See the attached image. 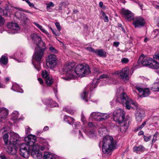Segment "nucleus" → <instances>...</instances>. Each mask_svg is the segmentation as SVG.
Listing matches in <instances>:
<instances>
[{
  "mask_svg": "<svg viewBox=\"0 0 159 159\" xmlns=\"http://www.w3.org/2000/svg\"><path fill=\"white\" fill-rule=\"evenodd\" d=\"M73 127H74L75 129H79L80 127V123L79 122L75 123Z\"/></svg>",
  "mask_w": 159,
  "mask_h": 159,
  "instance_id": "obj_45",
  "label": "nucleus"
},
{
  "mask_svg": "<svg viewBox=\"0 0 159 159\" xmlns=\"http://www.w3.org/2000/svg\"><path fill=\"white\" fill-rule=\"evenodd\" d=\"M49 128L48 126H45L43 129V130L44 131L48 130Z\"/></svg>",
  "mask_w": 159,
  "mask_h": 159,
  "instance_id": "obj_59",
  "label": "nucleus"
},
{
  "mask_svg": "<svg viewBox=\"0 0 159 159\" xmlns=\"http://www.w3.org/2000/svg\"><path fill=\"white\" fill-rule=\"evenodd\" d=\"M74 63H68L66 64L63 69V74L66 77L63 79L67 80L75 79L76 75L80 77H83L89 75L91 71L89 66L87 64H80L75 68Z\"/></svg>",
  "mask_w": 159,
  "mask_h": 159,
  "instance_id": "obj_2",
  "label": "nucleus"
},
{
  "mask_svg": "<svg viewBox=\"0 0 159 159\" xmlns=\"http://www.w3.org/2000/svg\"><path fill=\"white\" fill-rule=\"evenodd\" d=\"M20 20L23 21L25 23L29 21V19L27 16L24 14H22V16L20 17Z\"/></svg>",
  "mask_w": 159,
  "mask_h": 159,
  "instance_id": "obj_35",
  "label": "nucleus"
},
{
  "mask_svg": "<svg viewBox=\"0 0 159 159\" xmlns=\"http://www.w3.org/2000/svg\"><path fill=\"white\" fill-rule=\"evenodd\" d=\"M0 159H6V157L4 155H0Z\"/></svg>",
  "mask_w": 159,
  "mask_h": 159,
  "instance_id": "obj_57",
  "label": "nucleus"
},
{
  "mask_svg": "<svg viewBox=\"0 0 159 159\" xmlns=\"http://www.w3.org/2000/svg\"><path fill=\"white\" fill-rule=\"evenodd\" d=\"M38 81L39 82L40 84H42L43 83V81L42 80V79L41 78H38Z\"/></svg>",
  "mask_w": 159,
  "mask_h": 159,
  "instance_id": "obj_56",
  "label": "nucleus"
},
{
  "mask_svg": "<svg viewBox=\"0 0 159 159\" xmlns=\"http://www.w3.org/2000/svg\"><path fill=\"white\" fill-rule=\"evenodd\" d=\"M121 61L122 63H126L129 61V59L126 58H124L121 59Z\"/></svg>",
  "mask_w": 159,
  "mask_h": 159,
  "instance_id": "obj_48",
  "label": "nucleus"
},
{
  "mask_svg": "<svg viewBox=\"0 0 159 159\" xmlns=\"http://www.w3.org/2000/svg\"><path fill=\"white\" fill-rule=\"evenodd\" d=\"M144 112L143 110L140 108H138L137 109L135 113V118L138 122H140L143 117Z\"/></svg>",
  "mask_w": 159,
  "mask_h": 159,
  "instance_id": "obj_16",
  "label": "nucleus"
},
{
  "mask_svg": "<svg viewBox=\"0 0 159 159\" xmlns=\"http://www.w3.org/2000/svg\"><path fill=\"white\" fill-rule=\"evenodd\" d=\"M144 126L141 125L139 127L137 128V130H139L141 129Z\"/></svg>",
  "mask_w": 159,
  "mask_h": 159,
  "instance_id": "obj_63",
  "label": "nucleus"
},
{
  "mask_svg": "<svg viewBox=\"0 0 159 159\" xmlns=\"http://www.w3.org/2000/svg\"><path fill=\"white\" fill-rule=\"evenodd\" d=\"M116 143L113 138L107 135L104 137L102 142L103 152L108 154L113 151L116 147Z\"/></svg>",
  "mask_w": 159,
  "mask_h": 159,
  "instance_id": "obj_5",
  "label": "nucleus"
},
{
  "mask_svg": "<svg viewBox=\"0 0 159 159\" xmlns=\"http://www.w3.org/2000/svg\"><path fill=\"white\" fill-rule=\"evenodd\" d=\"M8 114L7 109L4 107L0 108V122L6 118Z\"/></svg>",
  "mask_w": 159,
  "mask_h": 159,
  "instance_id": "obj_18",
  "label": "nucleus"
},
{
  "mask_svg": "<svg viewBox=\"0 0 159 159\" xmlns=\"http://www.w3.org/2000/svg\"><path fill=\"white\" fill-rule=\"evenodd\" d=\"M3 139L5 144H7L8 143V135L7 133H5L3 135Z\"/></svg>",
  "mask_w": 159,
  "mask_h": 159,
  "instance_id": "obj_40",
  "label": "nucleus"
},
{
  "mask_svg": "<svg viewBox=\"0 0 159 159\" xmlns=\"http://www.w3.org/2000/svg\"><path fill=\"white\" fill-rule=\"evenodd\" d=\"M7 27L10 29L8 33L11 34H15L19 32L20 28L19 25L16 23H9L7 25Z\"/></svg>",
  "mask_w": 159,
  "mask_h": 159,
  "instance_id": "obj_12",
  "label": "nucleus"
},
{
  "mask_svg": "<svg viewBox=\"0 0 159 159\" xmlns=\"http://www.w3.org/2000/svg\"><path fill=\"white\" fill-rule=\"evenodd\" d=\"M7 152L11 155H16V149L15 148L14 144L11 143L7 148Z\"/></svg>",
  "mask_w": 159,
  "mask_h": 159,
  "instance_id": "obj_20",
  "label": "nucleus"
},
{
  "mask_svg": "<svg viewBox=\"0 0 159 159\" xmlns=\"http://www.w3.org/2000/svg\"><path fill=\"white\" fill-rule=\"evenodd\" d=\"M102 113L99 112H93L91 113L90 116L96 120L101 121V115Z\"/></svg>",
  "mask_w": 159,
  "mask_h": 159,
  "instance_id": "obj_23",
  "label": "nucleus"
},
{
  "mask_svg": "<svg viewBox=\"0 0 159 159\" xmlns=\"http://www.w3.org/2000/svg\"><path fill=\"white\" fill-rule=\"evenodd\" d=\"M45 49V47L35 48V53L33 56V64L35 68L38 71H39L41 69L40 61L42 58Z\"/></svg>",
  "mask_w": 159,
  "mask_h": 159,
  "instance_id": "obj_6",
  "label": "nucleus"
},
{
  "mask_svg": "<svg viewBox=\"0 0 159 159\" xmlns=\"http://www.w3.org/2000/svg\"><path fill=\"white\" fill-rule=\"evenodd\" d=\"M50 50L52 52L54 53H57V50L53 47H51L49 48Z\"/></svg>",
  "mask_w": 159,
  "mask_h": 159,
  "instance_id": "obj_44",
  "label": "nucleus"
},
{
  "mask_svg": "<svg viewBox=\"0 0 159 159\" xmlns=\"http://www.w3.org/2000/svg\"><path fill=\"white\" fill-rule=\"evenodd\" d=\"M101 121H102L103 120H105L108 118L110 116L109 114H107V113H102V115H101Z\"/></svg>",
  "mask_w": 159,
  "mask_h": 159,
  "instance_id": "obj_37",
  "label": "nucleus"
},
{
  "mask_svg": "<svg viewBox=\"0 0 159 159\" xmlns=\"http://www.w3.org/2000/svg\"><path fill=\"white\" fill-rule=\"evenodd\" d=\"M46 104L49 107H56L58 106V104L52 100L51 99H48L46 100Z\"/></svg>",
  "mask_w": 159,
  "mask_h": 159,
  "instance_id": "obj_26",
  "label": "nucleus"
},
{
  "mask_svg": "<svg viewBox=\"0 0 159 159\" xmlns=\"http://www.w3.org/2000/svg\"><path fill=\"white\" fill-rule=\"evenodd\" d=\"M136 89L138 91L139 93L142 94L141 96L143 97H147L150 93L149 89L148 88L143 89L140 87L136 86Z\"/></svg>",
  "mask_w": 159,
  "mask_h": 159,
  "instance_id": "obj_17",
  "label": "nucleus"
},
{
  "mask_svg": "<svg viewBox=\"0 0 159 159\" xmlns=\"http://www.w3.org/2000/svg\"><path fill=\"white\" fill-rule=\"evenodd\" d=\"M108 77V76L106 75L103 74L101 75L99 77V79H103L104 78H107Z\"/></svg>",
  "mask_w": 159,
  "mask_h": 159,
  "instance_id": "obj_50",
  "label": "nucleus"
},
{
  "mask_svg": "<svg viewBox=\"0 0 159 159\" xmlns=\"http://www.w3.org/2000/svg\"><path fill=\"white\" fill-rule=\"evenodd\" d=\"M4 19L1 16H0V26L3 25L4 24Z\"/></svg>",
  "mask_w": 159,
  "mask_h": 159,
  "instance_id": "obj_46",
  "label": "nucleus"
},
{
  "mask_svg": "<svg viewBox=\"0 0 159 159\" xmlns=\"http://www.w3.org/2000/svg\"><path fill=\"white\" fill-rule=\"evenodd\" d=\"M52 33L56 36H59L60 35V34L56 32L55 31H53Z\"/></svg>",
  "mask_w": 159,
  "mask_h": 159,
  "instance_id": "obj_61",
  "label": "nucleus"
},
{
  "mask_svg": "<svg viewBox=\"0 0 159 159\" xmlns=\"http://www.w3.org/2000/svg\"><path fill=\"white\" fill-rule=\"evenodd\" d=\"M143 134L144 132L143 131H140L138 133V135H143Z\"/></svg>",
  "mask_w": 159,
  "mask_h": 159,
  "instance_id": "obj_62",
  "label": "nucleus"
},
{
  "mask_svg": "<svg viewBox=\"0 0 159 159\" xmlns=\"http://www.w3.org/2000/svg\"><path fill=\"white\" fill-rule=\"evenodd\" d=\"M125 112L121 109L115 110L112 114L114 120L120 125V129L122 132H125L129 127V121L125 119Z\"/></svg>",
  "mask_w": 159,
  "mask_h": 159,
  "instance_id": "obj_3",
  "label": "nucleus"
},
{
  "mask_svg": "<svg viewBox=\"0 0 159 159\" xmlns=\"http://www.w3.org/2000/svg\"><path fill=\"white\" fill-rule=\"evenodd\" d=\"M36 137L32 134H29L25 137L24 140L25 143H22L19 145L20 155L27 158L31 152V156L33 157L41 159L42 157V153L39 150H48L50 146L46 139L41 137L39 138V141L41 144L40 146L36 143Z\"/></svg>",
  "mask_w": 159,
  "mask_h": 159,
  "instance_id": "obj_1",
  "label": "nucleus"
},
{
  "mask_svg": "<svg viewBox=\"0 0 159 159\" xmlns=\"http://www.w3.org/2000/svg\"><path fill=\"white\" fill-rule=\"evenodd\" d=\"M45 81L47 85L50 86L52 84L53 82V80L51 77L49 76L46 79Z\"/></svg>",
  "mask_w": 159,
  "mask_h": 159,
  "instance_id": "obj_36",
  "label": "nucleus"
},
{
  "mask_svg": "<svg viewBox=\"0 0 159 159\" xmlns=\"http://www.w3.org/2000/svg\"><path fill=\"white\" fill-rule=\"evenodd\" d=\"M119 44L120 43L118 42H114L113 43V45L116 47H118Z\"/></svg>",
  "mask_w": 159,
  "mask_h": 159,
  "instance_id": "obj_54",
  "label": "nucleus"
},
{
  "mask_svg": "<svg viewBox=\"0 0 159 159\" xmlns=\"http://www.w3.org/2000/svg\"><path fill=\"white\" fill-rule=\"evenodd\" d=\"M29 6L31 7H33L34 8L37 9V8L34 7V4L31 3L30 2L28 4Z\"/></svg>",
  "mask_w": 159,
  "mask_h": 159,
  "instance_id": "obj_55",
  "label": "nucleus"
},
{
  "mask_svg": "<svg viewBox=\"0 0 159 159\" xmlns=\"http://www.w3.org/2000/svg\"><path fill=\"white\" fill-rule=\"evenodd\" d=\"M63 120L64 121L70 125H73L75 121V119L74 118L67 115L64 116Z\"/></svg>",
  "mask_w": 159,
  "mask_h": 159,
  "instance_id": "obj_24",
  "label": "nucleus"
},
{
  "mask_svg": "<svg viewBox=\"0 0 159 159\" xmlns=\"http://www.w3.org/2000/svg\"><path fill=\"white\" fill-rule=\"evenodd\" d=\"M87 50L89 51H91L93 52V53H95V51L96 50L93 49L91 47H87L85 48Z\"/></svg>",
  "mask_w": 159,
  "mask_h": 159,
  "instance_id": "obj_51",
  "label": "nucleus"
},
{
  "mask_svg": "<svg viewBox=\"0 0 159 159\" xmlns=\"http://www.w3.org/2000/svg\"><path fill=\"white\" fill-rule=\"evenodd\" d=\"M133 25L135 28H140L144 26L145 21L144 19L140 16L136 17L133 20Z\"/></svg>",
  "mask_w": 159,
  "mask_h": 159,
  "instance_id": "obj_13",
  "label": "nucleus"
},
{
  "mask_svg": "<svg viewBox=\"0 0 159 159\" xmlns=\"http://www.w3.org/2000/svg\"><path fill=\"white\" fill-rule=\"evenodd\" d=\"M55 25L58 30L59 31H60L61 30V26L60 25L59 23L57 22L55 23Z\"/></svg>",
  "mask_w": 159,
  "mask_h": 159,
  "instance_id": "obj_47",
  "label": "nucleus"
},
{
  "mask_svg": "<svg viewBox=\"0 0 159 159\" xmlns=\"http://www.w3.org/2000/svg\"><path fill=\"white\" fill-rule=\"evenodd\" d=\"M8 61V58L7 57L4 56H2L0 60V62L5 65L7 63Z\"/></svg>",
  "mask_w": 159,
  "mask_h": 159,
  "instance_id": "obj_33",
  "label": "nucleus"
},
{
  "mask_svg": "<svg viewBox=\"0 0 159 159\" xmlns=\"http://www.w3.org/2000/svg\"><path fill=\"white\" fill-rule=\"evenodd\" d=\"M19 139V136L18 134L16 133L12 134L11 135L10 142L13 144H16V142Z\"/></svg>",
  "mask_w": 159,
  "mask_h": 159,
  "instance_id": "obj_21",
  "label": "nucleus"
},
{
  "mask_svg": "<svg viewBox=\"0 0 159 159\" xmlns=\"http://www.w3.org/2000/svg\"><path fill=\"white\" fill-rule=\"evenodd\" d=\"M153 5L156 9L159 10V5H155L154 4Z\"/></svg>",
  "mask_w": 159,
  "mask_h": 159,
  "instance_id": "obj_64",
  "label": "nucleus"
},
{
  "mask_svg": "<svg viewBox=\"0 0 159 159\" xmlns=\"http://www.w3.org/2000/svg\"><path fill=\"white\" fill-rule=\"evenodd\" d=\"M1 2H0V5H1ZM3 12V14L5 16H8L10 14L9 10L7 9L6 8L5 10H3L1 7H0V13Z\"/></svg>",
  "mask_w": 159,
  "mask_h": 159,
  "instance_id": "obj_34",
  "label": "nucleus"
},
{
  "mask_svg": "<svg viewBox=\"0 0 159 159\" xmlns=\"http://www.w3.org/2000/svg\"><path fill=\"white\" fill-rule=\"evenodd\" d=\"M31 38L33 43L38 46V48L45 47V43L43 42L41 38L35 34H31Z\"/></svg>",
  "mask_w": 159,
  "mask_h": 159,
  "instance_id": "obj_10",
  "label": "nucleus"
},
{
  "mask_svg": "<svg viewBox=\"0 0 159 159\" xmlns=\"http://www.w3.org/2000/svg\"><path fill=\"white\" fill-rule=\"evenodd\" d=\"M116 102L122 103L125 106L126 109L130 110L131 108H135L138 107L137 103L131 98H129L125 93H121L119 97H118Z\"/></svg>",
  "mask_w": 159,
  "mask_h": 159,
  "instance_id": "obj_4",
  "label": "nucleus"
},
{
  "mask_svg": "<svg viewBox=\"0 0 159 159\" xmlns=\"http://www.w3.org/2000/svg\"><path fill=\"white\" fill-rule=\"evenodd\" d=\"M129 68L128 67H125L121 70L116 71L113 73L112 75H118L120 78L124 81H128L129 80Z\"/></svg>",
  "mask_w": 159,
  "mask_h": 159,
  "instance_id": "obj_8",
  "label": "nucleus"
},
{
  "mask_svg": "<svg viewBox=\"0 0 159 159\" xmlns=\"http://www.w3.org/2000/svg\"><path fill=\"white\" fill-rule=\"evenodd\" d=\"M153 58L154 59L159 60V54H157L154 55L153 56Z\"/></svg>",
  "mask_w": 159,
  "mask_h": 159,
  "instance_id": "obj_52",
  "label": "nucleus"
},
{
  "mask_svg": "<svg viewBox=\"0 0 159 159\" xmlns=\"http://www.w3.org/2000/svg\"><path fill=\"white\" fill-rule=\"evenodd\" d=\"M57 63L56 56L53 54L49 55L46 60V64L48 68H53L55 67Z\"/></svg>",
  "mask_w": 159,
  "mask_h": 159,
  "instance_id": "obj_9",
  "label": "nucleus"
},
{
  "mask_svg": "<svg viewBox=\"0 0 159 159\" xmlns=\"http://www.w3.org/2000/svg\"><path fill=\"white\" fill-rule=\"evenodd\" d=\"M11 89L15 91L22 93L23 90L20 88L19 86L16 84H13Z\"/></svg>",
  "mask_w": 159,
  "mask_h": 159,
  "instance_id": "obj_27",
  "label": "nucleus"
},
{
  "mask_svg": "<svg viewBox=\"0 0 159 159\" xmlns=\"http://www.w3.org/2000/svg\"><path fill=\"white\" fill-rule=\"evenodd\" d=\"M43 159H56V156L51 152H45L44 153Z\"/></svg>",
  "mask_w": 159,
  "mask_h": 159,
  "instance_id": "obj_22",
  "label": "nucleus"
},
{
  "mask_svg": "<svg viewBox=\"0 0 159 159\" xmlns=\"http://www.w3.org/2000/svg\"><path fill=\"white\" fill-rule=\"evenodd\" d=\"M133 151L137 154H140L144 152L145 150V148L142 145L135 146L133 149Z\"/></svg>",
  "mask_w": 159,
  "mask_h": 159,
  "instance_id": "obj_19",
  "label": "nucleus"
},
{
  "mask_svg": "<svg viewBox=\"0 0 159 159\" xmlns=\"http://www.w3.org/2000/svg\"><path fill=\"white\" fill-rule=\"evenodd\" d=\"M14 159H21L20 156L16 155L14 157Z\"/></svg>",
  "mask_w": 159,
  "mask_h": 159,
  "instance_id": "obj_60",
  "label": "nucleus"
},
{
  "mask_svg": "<svg viewBox=\"0 0 159 159\" xmlns=\"http://www.w3.org/2000/svg\"><path fill=\"white\" fill-rule=\"evenodd\" d=\"M152 59L147 57L144 55H141L139 57L138 62L139 64L143 66L150 67V64L152 62Z\"/></svg>",
  "mask_w": 159,
  "mask_h": 159,
  "instance_id": "obj_11",
  "label": "nucleus"
},
{
  "mask_svg": "<svg viewBox=\"0 0 159 159\" xmlns=\"http://www.w3.org/2000/svg\"><path fill=\"white\" fill-rule=\"evenodd\" d=\"M63 111H65L71 115L73 114L75 112V111L74 110L70 109L68 107H64L63 108Z\"/></svg>",
  "mask_w": 159,
  "mask_h": 159,
  "instance_id": "obj_38",
  "label": "nucleus"
},
{
  "mask_svg": "<svg viewBox=\"0 0 159 159\" xmlns=\"http://www.w3.org/2000/svg\"><path fill=\"white\" fill-rule=\"evenodd\" d=\"M102 16L103 17L104 21L105 22H108L109 21L108 18L105 13L103 11L102 12Z\"/></svg>",
  "mask_w": 159,
  "mask_h": 159,
  "instance_id": "obj_42",
  "label": "nucleus"
},
{
  "mask_svg": "<svg viewBox=\"0 0 159 159\" xmlns=\"http://www.w3.org/2000/svg\"><path fill=\"white\" fill-rule=\"evenodd\" d=\"M149 67L154 69H159V63L152 59V62L150 64Z\"/></svg>",
  "mask_w": 159,
  "mask_h": 159,
  "instance_id": "obj_28",
  "label": "nucleus"
},
{
  "mask_svg": "<svg viewBox=\"0 0 159 159\" xmlns=\"http://www.w3.org/2000/svg\"><path fill=\"white\" fill-rule=\"evenodd\" d=\"M97 82V80H94L93 83L85 88V90L81 95V97L83 100L87 102L90 98V97L89 96V90H90L91 91L93 88L96 87L98 84L96 83Z\"/></svg>",
  "mask_w": 159,
  "mask_h": 159,
  "instance_id": "obj_7",
  "label": "nucleus"
},
{
  "mask_svg": "<svg viewBox=\"0 0 159 159\" xmlns=\"http://www.w3.org/2000/svg\"><path fill=\"white\" fill-rule=\"evenodd\" d=\"M16 9L18 10L19 11H16L15 14V16L18 19L20 20V17L22 16V15L24 13L20 12V11H24V10L20 8H16Z\"/></svg>",
  "mask_w": 159,
  "mask_h": 159,
  "instance_id": "obj_30",
  "label": "nucleus"
},
{
  "mask_svg": "<svg viewBox=\"0 0 159 159\" xmlns=\"http://www.w3.org/2000/svg\"><path fill=\"white\" fill-rule=\"evenodd\" d=\"M151 138V136H149L148 137L145 135L143 136V139H144V140L146 142L149 141L150 140Z\"/></svg>",
  "mask_w": 159,
  "mask_h": 159,
  "instance_id": "obj_43",
  "label": "nucleus"
},
{
  "mask_svg": "<svg viewBox=\"0 0 159 159\" xmlns=\"http://www.w3.org/2000/svg\"><path fill=\"white\" fill-rule=\"evenodd\" d=\"M30 129L28 126H27L25 128V133L26 134H29L30 133Z\"/></svg>",
  "mask_w": 159,
  "mask_h": 159,
  "instance_id": "obj_49",
  "label": "nucleus"
},
{
  "mask_svg": "<svg viewBox=\"0 0 159 159\" xmlns=\"http://www.w3.org/2000/svg\"><path fill=\"white\" fill-rule=\"evenodd\" d=\"M81 120L83 122L84 124V121L85 120V117L83 114H81Z\"/></svg>",
  "mask_w": 159,
  "mask_h": 159,
  "instance_id": "obj_53",
  "label": "nucleus"
},
{
  "mask_svg": "<svg viewBox=\"0 0 159 159\" xmlns=\"http://www.w3.org/2000/svg\"><path fill=\"white\" fill-rule=\"evenodd\" d=\"M121 13L123 17L128 21H130L133 20L134 18V14L128 10L122 9Z\"/></svg>",
  "mask_w": 159,
  "mask_h": 159,
  "instance_id": "obj_14",
  "label": "nucleus"
},
{
  "mask_svg": "<svg viewBox=\"0 0 159 159\" xmlns=\"http://www.w3.org/2000/svg\"><path fill=\"white\" fill-rule=\"evenodd\" d=\"M49 74L48 71L45 70L42 71V75L43 78H47L49 77Z\"/></svg>",
  "mask_w": 159,
  "mask_h": 159,
  "instance_id": "obj_39",
  "label": "nucleus"
},
{
  "mask_svg": "<svg viewBox=\"0 0 159 159\" xmlns=\"http://www.w3.org/2000/svg\"><path fill=\"white\" fill-rule=\"evenodd\" d=\"M95 53L100 57H106V52L102 49L96 50Z\"/></svg>",
  "mask_w": 159,
  "mask_h": 159,
  "instance_id": "obj_25",
  "label": "nucleus"
},
{
  "mask_svg": "<svg viewBox=\"0 0 159 159\" xmlns=\"http://www.w3.org/2000/svg\"><path fill=\"white\" fill-rule=\"evenodd\" d=\"M33 24L38 28H39L41 31L43 33L45 34H48V32L44 29V28L41 25L36 23L35 22H33Z\"/></svg>",
  "mask_w": 159,
  "mask_h": 159,
  "instance_id": "obj_31",
  "label": "nucleus"
},
{
  "mask_svg": "<svg viewBox=\"0 0 159 159\" xmlns=\"http://www.w3.org/2000/svg\"><path fill=\"white\" fill-rule=\"evenodd\" d=\"M88 126L89 127L85 131V133L87 135L91 138H93L96 135V133L95 131L94 128L92 127L93 126V124L92 122H89L88 124Z\"/></svg>",
  "mask_w": 159,
  "mask_h": 159,
  "instance_id": "obj_15",
  "label": "nucleus"
},
{
  "mask_svg": "<svg viewBox=\"0 0 159 159\" xmlns=\"http://www.w3.org/2000/svg\"><path fill=\"white\" fill-rule=\"evenodd\" d=\"M151 89L154 91H159V81L154 83L153 86L151 88Z\"/></svg>",
  "mask_w": 159,
  "mask_h": 159,
  "instance_id": "obj_32",
  "label": "nucleus"
},
{
  "mask_svg": "<svg viewBox=\"0 0 159 159\" xmlns=\"http://www.w3.org/2000/svg\"><path fill=\"white\" fill-rule=\"evenodd\" d=\"M1 79L0 78V88H4L5 87V85H3L1 83Z\"/></svg>",
  "mask_w": 159,
  "mask_h": 159,
  "instance_id": "obj_58",
  "label": "nucleus"
},
{
  "mask_svg": "<svg viewBox=\"0 0 159 159\" xmlns=\"http://www.w3.org/2000/svg\"><path fill=\"white\" fill-rule=\"evenodd\" d=\"M47 5L46 9L49 11L50 9V7H53L54 6V4L52 2H50L46 4Z\"/></svg>",
  "mask_w": 159,
  "mask_h": 159,
  "instance_id": "obj_41",
  "label": "nucleus"
},
{
  "mask_svg": "<svg viewBox=\"0 0 159 159\" xmlns=\"http://www.w3.org/2000/svg\"><path fill=\"white\" fill-rule=\"evenodd\" d=\"M19 114L16 111H14L11 115V118L12 120H16L18 119Z\"/></svg>",
  "mask_w": 159,
  "mask_h": 159,
  "instance_id": "obj_29",
  "label": "nucleus"
}]
</instances>
